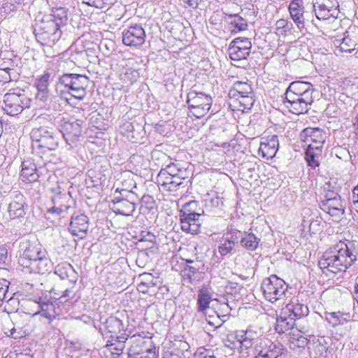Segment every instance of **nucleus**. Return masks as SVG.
<instances>
[{"label": "nucleus", "mask_w": 358, "mask_h": 358, "mask_svg": "<svg viewBox=\"0 0 358 358\" xmlns=\"http://www.w3.org/2000/svg\"><path fill=\"white\" fill-rule=\"evenodd\" d=\"M153 157L160 159L169 163L162 167L157 176L158 186L166 192H175L181 186L185 187L192 175L189 169L190 164L186 162L170 159L164 152L156 151L152 154Z\"/></svg>", "instance_id": "obj_1"}, {"label": "nucleus", "mask_w": 358, "mask_h": 358, "mask_svg": "<svg viewBox=\"0 0 358 358\" xmlns=\"http://www.w3.org/2000/svg\"><path fill=\"white\" fill-rule=\"evenodd\" d=\"M358 248L355 241H340L330 247L319 260L320 267L333 273L345 271L357 260Z\"/></svg>", "instance_id": "obj_2"}, {"label": "nucleus", "mask_w": 358, "mask_h": 358, "mask_svg": "<svg viewBox=\"0 0 358 358\" xmlns=\"http://www.w3.org/2000/svg\"><path fill=\"white\" fill-rule=\"evenodd\" d=\"M68 20L66 10L64 8L52 10L50 15L36 19L34 34L38 42L43 45L52 46L62 36L61 28Z\"/></svg>", "instance_id": "obj_3"}, {"label": "nucleus", "mask_w": 358, "mask_h": 358, "mask_svg": "<svg viewBox=\"0 0 358 358\" xmlns=\"http://www.w3.org/2000/svg\"><path fill=\"white\" fill-rule=\"evenodd\" d=\"M56 75L55 69H48L41 76L35 80L33 85H31V81H25L29 86H24V96H26L29 104L24 103V110L25 108H29L31 107L30 102L32 101L31 96H34L36 99L42 102L48 101L49 96V82L53 80Z\"/></svg>", "instance_id": "obj_4"}, {"label": "nucleus", "mask_w": 358, "mask_h": 358, "mask_svg": "<svg viewBox=\"0 0 358 358\" xmlns=\"http://www.w3.org/2000/svg\"><path fill=\"white\" fill-rule=\"evenodd\" d=\"M261 287L266 299L274 303L285 296L288 285L282 279L271 275L263 280Z\"/></svg>", "instance_id": "obj_5"}, {"label": "nucleus", "mask_w": 358, "mask_h": 358, "mask_svg": "<svg viewBox=\"0 0 358 358\" xmlns=\"http://www.w3.org/2000/svg\"><path fill=\"white\" fill-rule=\"evenodd\" d=\"M212 98L203 92L191 90L187 96V103L192 114L197 118L201 117L209 111Z\"/></svg>", "instance_id": "obj_6"}, {"label": "nucleus", "mask_w": 358, "mask_h": 358, "mask_svg": "<svg viewBox=\"0 0 358 358\" xmlns=\"http://www.w3.org/2000/svg\"><path fill=\"white\" fill-rule=\"evenodd\" d=\"M314 99L309 92L304 94L303 96L296 95L291 92H285L283 99V104L294 114H303L308 111Z\"/></svg>", "instance_id": "obj_7"}, {"label": "nucleus", "mask_w": 358, "mask_h": 358, "mask_svg": "<svg viewBox=\"0 0 358 358\" xmlns=\"http://www.w3.org/2000/svg\"><path fill=\"white\" fill-rule=\"evenodd\" d=\"M31 265L24 262V296H31L35 294L36 299L43 294V285L41 282V275L38 271H33Z\"/></svg>", "instance_id": "obj_8"}, {"label": "nucleus", "mask_w": 358, "mask_h": 358, "mask_svg": "<svg viewBox=\"0 0 358 358\" xmlns=\"http://www.w3.org/2000/svg\"><path fill=\"white\" fill-rule=\"evenodd\" d=\"M138 199L137 194L120 196L113 194L110 208L115 214L130 216L135 211Z\"/></svg>", "instance_id": "obj_9"}, {"label": "nucleus", "mask_w": 358, "mask_h": 358, "mask_svg": "<svg viewBox=\"0 0 358 358\" xmlns=\"http://www.w3.org/2000/svg\"><path fill=\"white\" fill-rule=\"evenodd\" d=\"M313 8L315 15L319 20H327L331 17L337 18L339 14L338 0H315Z\"/></svg>", "instance_id": "obj_10"}, {"label": "nucleus", "mask_w": 358, "mask_h": 358, "mask_svg": "<svg viewBox=\"0 0 358 358\" xmlns=\"http://www.w3.org/2000/svg\"><path fill=\"white\" fill-rule=\"evenodd\" d=\"M94 327L99 331L102 338H109L110 336L116 334L127 332L123 322L115 316H110L107 318L100 317V324Z\"/></svg>", "instance_id": "obj_11"}, {"label": "nucleus", "mask_w": 358, "mask_h": 358, "mask_svg": "<svg viewBox=\"0 0 358 358\" xmlns=\"http://www.w3.org/2000/svg\"><path fill=\"white\" fill-rule=\"evenodd\" d=\"M22 90L20 88L13 89L10 92L6 93L3 97L4 106H2L5 113L10 116H15L22 112Z\"/></svg>", "instance_id": "obj_12"}, {"label": "nucleus", "mask_w": 358, "mask_h": 358, "mask_svg": "<svg viewBox=\"0 0 358 358\" xmlns=\"http://www.w3.org/2000/svg\"><path fill=\"white\" fill-rule=\"evenodd\" d=\"M236 338L238 341L240 343L241 352L248 355V350L255 345L254 352H256V348L259 346L260 342L264 340H269L265 337H261L259 333L253 331L251 329H247L246 331H241L237 333Z\"/></svg>", "instance_id": "obj_13"}, {"label": "nucleus", "mask_w": 358, "mask_h": 358, "mask_svg": "<svg viewBox=\"0 0 358 358\" xmlns=\"http://www.w3.org/2000/svg\"><path fill=\"white\" fill-rule=\"evenodd\" d=\"M145 31L142 26L135 24L124 30L122 42L127 46L138 47L145 43Z\"/></svg>", "instance_id": "obj_14"}, {"label": "nucleus", "mask_w": 358, "mask_h": 358, "mask_svg": "<svg viewBox=\"0 0 358 358\" xmlns=\"http://www.w3.org/2000/svg\"><path fill=\"white\" fill-rule=\"evenodd\" d=\"M187 265L182 271L185 280H188L191 283L199 282L203 278L206 267L203 262L198 259L186 260Z\"/></svg>", "instance_id": "obj_15"}, {"label": "nucleus", "mask_w": 358, "mask_h": 358, "mask_svg": "<svg viewBox=\"0 0 358 358\" xmlns=\"http://www.w3.org/2000/svg\"><path fill=\"white\" fill-rule=\"evenodd\" d=\"M282 345H277L271 340H264L256 348L254 358H278L282 355Z\"/></svg>", "instance_id": "obj_16"}, {"label": "nucleus", "mask_w": 358, "mask_h": 358, "mask_svg": "<svg viewBox=\"0 0 358 358\" xmlns=\"http://www.w3.org/2000/svg\"><path fill=\"white\" fill-rule=\"evenodd\" d=\"M109 338H103L105 343L104 347L107 348L111 354L120 356L122 354L126 346L127 341L129 337L128 332H122L120 334L108 336Z\"/></svg>", "instance_id": "obj_17"}, {"label": "nucleus", "mask_w": 358, "mask_h": 358, "mask_svg": "<svg viewBox=\"0 0 358 358\" xmlns=\"http://www.w3.org/2000/svg\"><path fill=\"white\" fill-rule=\"evenodd\" d=\"M89 83V78L82 74L65 73L59 78V84L64 88H87Z\"/></svg>", "instance_id": "obj_18"}, {"label": "nucleus", "mask_w": 358, "mask_h": 358, "mask_svg": "<svg viewBox=\"0 0 358 358\" xmlns=\"http://www.w3.org/2000/svg\"><path fill=\"white\" fill-rule=\"evenodd\" d=\"M301 138L308 145L322 148L324 143V132L319 128L308 127L304 129L301 133Z\"/></svg>", "instance_id": "obj_19"}, {"label": "nucleus", "mask_w": 358, "mask_h": 358, "mask_svg": "<svg viewBox=\"0 0 358 358\" xmlns=\"http://www.w3.org/2000/svg\"><path fill=\"white\" fill-rule=\"evenodd\" d=\"M89 228V219L82 213H75L71 216L69 231L73 236L84 237Z\"/></svg>", "instance_id": "obj_20"}, {"label": "nucleus", "mask_w": 358, "mask_h": 358, "mask_svg": "<svg viewBox=\"0 0 358 358\" xmlns=\"http://www.w3.org/2000/svg\"><path fill=\"white\" fill-rule=\"evenodd\" d=\"M320 208L331 216L339 218L345 212V203L338 197L333 200L323 199L320 202Z\"/></svg>", "instance_id": "obj_21"}, {"label": "nucleus", "mask_w": 358, "mask_h": 358, "mask_svg": "<svg viewBox=\"0 0 358 358\" xmlns=\"http://www.w3.org/2000/svg\"><path fill=\"white\" fill-rule=\"evenodd\" d=\"M189 348V344L185 341L171 342L169 346L164 347L163 358H184L185 352Z\"/></svg>", "instance_id": "obj_22"}, {"label": "nucleus", "mask_w": 358, "mask_h": 358, "mask_svg": "<svg viewBox=\"0 0 358 358\" xmlns=\"http://www.w3.org/2000/svg\"><path fill=\"white\" fill-rule=\"evenodd\" d=\"M201 215L200 213H194V215H180L181 229L186 233L197 234L200 231L199 218Z\"/></svg>", "instance_id": "obj_23"}, {"label": "nucleus", "mask_w": 358, "mask_h": 358, "mask_svg": "<svg viewBox=\"0 0 358 358\" xmlns=\"http://www.w3.org/2000/svg\"><path fill=\"white\" fill-rule=\"evenodd\" d=\"M62 129L64 137L68 141H77L82 136L83 130L78 120L73 122L62 120Z\"/></svg>", "instance_id": "obj_24"}, {"label": "nucleus", "mask_w": 358, "mask_h": 358, "mask_svg": "<svg viewBox=\"0 0 358 358\" xmlns=\"http://www.w3.org/2000/svg\"><path fill=\"white\" fill-rule=\"evenodd\" d=\"M282 313L287 315L295 321L302 317L307 316L309 310L307 306L301 303L297 299L287 303L285 308L282 309Z\"/></svg>", "instance_id": "obj_25"}, {"label": "nucleus", "mask_w": 358, "mask_h": 358, "mask_svg": "<svg viewBox=\"0 0 358 358\" xmlns=\"http://www.w3.org/2000/svg\"><path fill=\"white\" fill-rule=\"evenodd\" d=\"M279 141L277 135H273L266 141L262 142L259 148L263 158L268 160L273 159L278 150Z\"/></svg>", "instance_id": "obj_26"}, {"label": "nucleus", "mask_w": 358, "mask_h": 358, "mask_svg": "<svg viewBox=\"0 0 358 358\" xmlns=\"http://www.w3.org/2000/svg\"><path fill=\"white\" fill-rule=\"evenodd\" d=\"M55 273L61 279H68L72 284H75L78 280V273L73 267L67 262L58 264L55 267Z\"/></svg>", "instance_id": "obj_27"}, {"label": "nucleus", "mask_w": 358, "mask_h": 358, "mask_svg": "<svg viewBox=\"0 0 358 358\" xmlns=\"http://www.w3.org/2000/svg\"><path fill=\"white\" fill-rule=\"evenodd\" d=\"M35 294H31V296H24V313L34 316L41 313V295L38 299H36Z\"/></svg>", "instance_id": "obj_28"}, {"label": "nucleus", "mask_w": 358, "mask_h": 358, "mask_svg": "<svg viewBox=\"0 0 358 358\" xmlns=\"http://www.w3.org/2000/svg\"><path fill=\"white\" fill-rule=\"evenodd\" d=\"M261 238L251 231H243L240 240L241 247L248 251H255L259 245Z\"/></svg>", "instance_id": "obj_29"}, {"label": "nucleus", "mask_w": 358, "mask_h": 358, "mask_svg": "<svg viewBox=\"0 0 358 358\" xmlns=\"http://www.w3.org/2000/svg\"><path fill=\"white\" fill-rule=\"evenodd\" d=\"M289 11L292 19L296 27H300V24L304 13L303 0H292L289 6Z\"/></svg>", "instance_id": "obj_30"}, {"label": "nucleus", "mask_w": 358, "mask_h": 358, "mask_svg": "<svg viewBox=\"0 0 358 358\" xmlns=\"http://www.w3.org/2000/svg\"><path fill=\"white\" fill-rule=\"evenodd\" d=\"M27 260L31 266H37L38 262L43 260V252L36 246L29 244L24 250V262Z\"/></svg>", "instance_id": "obj_31"}, {"label": "nucleus", "mask_w": 358, "mask_h": 358, "mask_svg": "<svg viewBox=\"0 0 358 358\" xmlns=\"http://www.w3.org/2000/svg\"><path fill=\"white\" fill-rule=\"evenodd\" d=\"M294 325L295 322L292 317L284 315L282 310H281L280 316L276 318L274 328L277 333L281 334L293 329Z\"/></svg>", "instance_id": "obj_32"}, {"label": "nucleus", "mask_w": 358, "mask_h": 358, "mask_svg": "<svg viewBox=\"0 0 358 358\" xmlns=\"http://www.w3.org/2000/svg\"><path fill=\"white\" fill-rule=\"evenodd\" d=\"M136 62L133 59L129 60L124 71L121 74V79L129 85L136 82L139 78L138 69L134 66Z\"/></svg>", "instance_id": "obj_33"}, {"label": "nucleus", "mask_w": 358, "mask_h": 358, "mask_svg": "<svg viewBox=\"0 0 358 358\" xmlns=\"http://www.w3.org/2000/svg\"><path fill=\"white\" fill-rule=\"evenodd\" d=\"M314 91L315 90L310 83L302 81H295L292 82L289 85L285 92H291L299 96H303L304 94L309 92L310 95L313 96Z\"/></svg>", "instance_id": "obj_34"}, {"label": "nucleus", "mask_w": 358, "mask_h": 358, "mask_svg": "<svg viewBox=\"0 0 358 358\" xmlns=\"http://www.w3.org/2000/svg\"><path fill=\"white\" fill-rule=\"evenodd\" d=\"M252 92L251 84L248 81H236L229 90V96L231 98H234L244 94H251Z\"/></svg>", "instance_id": "obj_35"}, {"label": "nucleus", "mask_w": 358, "mask_h": 358, "mask_svg": "<svg viewBox=\"0 0 358 358\" xmlns=\"http://www.w3.org/2000/svg\"><path fill=\"white\" fill-rule=\"evenodd\" d=\"M70 196L69 193L67 194L65 193H62L59 192L57 194H55L52 199V201L54 203V206L48 209V213H57V215H60L62 212L67 210L70 206L69 205H62V199H68Z\"/></svg>", "instance_id": "obj_36"}, {"label": "nucleus", "mask_w": 358, "mask_h": 358, "mask_svg": "<svg viewBox=\"0 0 358 358\" xmlns=\"http://www.w3.org/2000/svg\"><path fill=\"white\" fill-rule=\"evenodd\" d=\"M322 148H318L317 147L313 148L311 145H308L306 150V161L307 162L308 166L313 169L318 167L320 165L319 159L322 155Z\"/></svg>", "instance_id": "obj_37"}, {"label": "nucleus", "mask_w": 358, "mask_h": 358, "mask_svg": "<svg viewBox=\"0 0 358 358\" xmlns=\"http://www.w3.org/2000/svg\"><path fill=\"white\" fill-rule=\"evenodd\" d=\"M26 58L24 59V78H27V81L34 80V75L38 71V65L36 59L31 56L29 53H26Z\"/></svg>", "instance_id": "obj_38"}, {"label": "nucleus", "mask_w": 358, "mask_h": 358, "mask_svg": "<svg viewBox=\"0 0 358 358\" xmlns=\"http://www.w3.org/2000/svg\"><path fill=\"white\" fill-rule=\"evenodd\" d=\"M339 42L338 50L341 52L352 53L356 50L357 43L355 36L350 35L349 31H345L344 36Z\"/></svg>", "instance_id": "obj_39"}, {"label": "nucleus", "mask_w": 358, "mask_h": 358, "mask_svg": "<svg viewBox=\"0 0 358 358\" xmlns=\"http://www.w3.org/2000/svg\"><path fill=\"white\" fill-rule=\"evenodd\" d=\"M228 26L232 33L244 31L248 27L247 20L239 15H231L227 19Z\"/></svg>", "instance_id": "obj_40"}, {"label": "nucleus", "mask_w": 358, "mask_h": 358, "mask_svg": "<svg viewBox=\"0 0 358 358\" xmlns=\"http://www.w3.org/2000/svg\"><path fill=\"white\" fill-rule=\"evenodd\" d=\"M57 305L56 301L54 302L50 301L41 302V310L40 313L42 316L52 321L59 314V308Z\"/></svg>", "instance_id": "obj_41"}, {"label": "nucleus", "mask_w": 358, "mask_h": 358, "mask_svg": "<svg viewBox=\"0 0 358 358\" xmlns=\"http://www.w3.org/2000/svg\"><path fill=\"white\" fill-rule=\"evenodd\" d=\"M211 301V294L207 289H200L196 301L197 311L203 313H205V311L209 308V304Z\"/></svg>", "instance_id": "obj_42"}, {"label": "nucleus", "mask_w": 358, "mask_h": 358, "mask_svg": "<svg viewBox=\"0 0 358 358\" xmlns=\"http://www.w3.org/2000/svg\"><path fill=\"white\" fill-rule=\"evenodd\" d=\"M236 244H238V243L222 236L218 242L217 252L222 257H224L234 250Z\"/></svg>", "instance_id": "obj_43"}, {"label": "nucleus", "mask_w": 358, "mask_h": 358, "mask_svg": "<svg viewBox=\"0 0 358 358\" xmlns=\"http://www.w3.org/2000/svg\"><path fill=\"white\" fill-rule=\"evenodd\" d=\"M134 189H136V183L132 178L129 177L122 182V187H117L114 194L117 195L137 194Z\"/></svg>", "instance_id": "obj_44"}, {"label": "nucleus", "mask_w": 358, "mask_h": 358, "mask_svg": "<svg viewBox=\"0 0 358 358\" xmlns=\"http://www.w3.org/2000/svg\"><path fill=\"white\" fill-rule=\"evenodd\" d=\"M17 200L13 201L8 206V213L12 221L20 219L22 216V203L20 196H16Z\"/></svg>", "instance_id": "obj_45"}, {"label": "nucleus", "mask_w": 358, "mask_h": 358, "mask_svg": "<svg viewBox=\"0 0 358 358\" xmlns=\"http://www.w3.org/2000/svg\"><path fill=\"white\" fill-rule=\"evenodd\" d=\"M251 48H236L229 46L228 51L230 58L234 61L245 59L250 54Z\"/></svg>", "instance_id": "obj_46"}, {"label": "nucleus", "mask_w": 358, "mask_h": 358, "mask_svg": "<svg viewBox=\"0 0 358 358\" xmlns=\"http://www.w3.org/2000/svg\"><path fill=\"white\" fill-rule=\"evenodd\" d=\"M204 210L201 209L199 207V202L196 200H192L189 202L185 203L182 209L180 210V215H194V213H200V215H203Z\"/></svg>", "instance_id": "obj_47"}, {"label": "nucleus", "mask_w": 358, "mask_h": 358, "mask_svg": "<svg viewBox=\"0 0 358 358\" xmlns=\"http://www.w3.org/2000/svg\"><path fill=\"white\" fill-rule=\"evenodd\" d=\"M58 145V141L54 134L50 131H47L46 135L42 138L41 143L38 148H47L49 150H55Z\"/></svg>", "instance_id": "obj_48"}, {"label": "nucleus", "mask_w": 358, "mask_h": 358, "mask_svg": "<svg viewBox=\"0 0 358 358\" xmlns=\"http://www.w3.org/2000/svg\"><path fill=\"white\" fill-rule=\"evenodd\" d=\"M47 131L48 129L44 127H40L32 129L30 134V138L31 139V141L33 143V148H34L35 146L38 148V145H39L41 143L42 138H43L45 135H46Z\"/></svg>", "instance_id": "obj_49"}, {"label": "nucleus", "mask_w": 358, "mask_h": 358, "mask_svg": "<svg viewBox=\"0 0 358 358\" xmlns=\"http://www.w3.org/2000/svg\"><path fill=\"white\" fill-rule=\"evenodd\" d=\"M254 96V92H252L251 94H244L234 98L238 101L240 106L242 107L241 110H245L250 109L254 105L255 101Z\"/></svg>", "instance_id": "obj_50"}, {"label": "nucleus", "mask_w": 358, "mask_h": 358, "mask_svg": "<svg viewBox=\"0 0 358 358\" xmlns=\"http://www.w3.org/2000/svg\"><path fill=\"white\" fill-rule=\"evenodd\" d=\"M313 12V10L310 12L304 11L303 18L300 24V27H299V29L304 28L307 29L311 27H317V24L315 23Z\"/></svg>", "instance_id": "obj_51"}, {"label": "nucleus", "mask_w": 358, "mask_h": 358, "mask_svg": "<svg viewBox=\"0 0 358 358\" xmlns=\"http://www.w3.org/2000/svg\"><path fill=\"white\" fill-rule=\"evenodd\" d=\"M31 167H26L25 162H24V182L30 183L33 181H36L38 176L36 173V166L31 164Z\"/></svg>", "instance_id": "obj_52"}, {"label": "nucleus", "mask_w": 358, "mask_h": 358, "mask_svg": "<svg viewBox=\"0 0 358 358\" xmlns=\"http://www.w3.org/2000/svg\"><path fill=\"white\" fill-rule=\"evenodd\" d=\"M141 280L147 285V287L155 289L158 287L159 280L151 273H144L139 275Z\"/></svg>", "instance_id": "obj_53"}, {"label": "nucleus", "mask_w": 358, "mask_h": 358, "mask_svg": "<svg viewBox=\"0 0 358 358\" xmlns=\"http://www.w3.org/2000/svg\"><path fill=\"white\" fill-rule=\"evenodd\" d=\"M138 343H140V345L132 344L129 348L128 355L130 358H135L142 352H145V349H144L142 346V344L145 343L144 338H140L138 339Z\"/></svg>", "instance_id": "obj_54"}, {"label": "nucleus", "mask_w": 358, "mask_h": 358, "mask_svg": "<svg viewBox=\"0 0 358 358\" xmlns=\"http://www.w3.org/2000/svg\"><path fill=\"white\" fill-rule=\"evenodd\" d=\"M229 46L236 48H252L251 41L246 37H238L234 38L229 44Z\"/></svg>", "instance_id": "obj_55"}, {"label": "nucleus", "mask_w": 358, "mask_h": 358, "mask_svg": "<svg viewBox=\"0 0 358 358\" xmlns=\"http://www.w3.org/2000/svg\"><path fill=\"white\" fill-rule=\"evenodd\" d=\"M219 197H213L210 199H206L204 200V207L208 213H213L214 210L220 206Z\"/></svg>", "instance_id": "obj_56"}, {"label": "nucleus", "mask_w": 358, "mask_h": 358, "mask_svg": "<svg viewBox=\"0 0 358 358\" xmlns=\"http://www.w3.org/2000/svg\"><path fill=\"white\" fill-rule=\"evenodd\" d=\"M242 233L243 232L234 228L233 226H229L227 227L225 233L223 234V236L238 243L240 235L241 236Z\"/></svg>", "instance_id": "obj_57"}, {"label": "nucleus", "mask_w": 358, "mask_h": 358, "mask_svg": "<svg viewBox=\"0 0 358 358\" xmlns=\"http://www.w3.org/2000/svg\"><path fill=\"white\" fill-rule=\"evenodd\" d=\"M69 94L71 98H74L78 100H83L84 97L86 96V89L87 88H65Z\"/></svg>", "instance_id": "obj_58"}, {"label": "nucleus", "mask_w": 358, "mask_h": 358, "mask_svg": "<svg viewBox=\"0 0 358 358\" xmlns=\"http://www.w3.org/2000/svg\"><path fill=\"white\" fill-rule=\"evenodd\" d=\"M329 188H330L329 185L327 184L325 186H324V187H323V190L324 192V199H328V201H329V200H333L334 199H336L338 197H341V196L337 192L331 190Z\"/></svg>", "instance_id": "obj_59"}, {"label": "nucleus", "mask_w": 358, "mask_h": 358, "mask_svg": "<svg viewBox=\"0 0 358 358\" xmlns=\"http://www.w3.org/2000/svg\"><path fill=\"white\" fill-rule=\"evenodd\" d=\"M9 282L5 279H0V300L6 299V295L8 289Z\"/></svg>", "instance_id": "obj_60"}, {"label": "nucleus", "mask_w": 358, "mask_h": 358, "mask_svg": "<svg viewBox=\"0 0 358 358\" xmlns=\"http://www.w3.org/2000/svg\"><path fill=\"white\" fill-rule=\"evenodd\" d=\"M330 341L331 338L329 337L326 338L324 336H320L317 338V346L324 350L325 352H328V345Z\"/></svg>", "instance_id": "obj_61"}, {"label": "nucleus", "mask_w": 358, "mask_h": 358, "mask_svg": "<svg viewBox=\"0 0 358 358\" xmlns=\"http://www.w3.org/2000/svg\"><path fill=\"white\" fill-rule=\"evenodd\" d=\"M226 290L230 294H236L241 289L238 283L233 282H228L225 286Z\"/></svg>", "instance_id": "obj_62"}, {"label": "nucleus", "mask_w": 358, "mask_h": 358, "mask_svg": "<svg viewBox=\"0 0 358 358\" xmlns=\"http://www.w3.org/2000/svg\"><path fill=\"white\" fill-rule=\"evenodd\" d=\"M137 289L140 292L143 294H148L150 295L154 294L156 292L155 289H152L151 288H148V287H147V285H144L141 280L140 283H138Z\"/></svg>", "instance_id": "obj_63"}, {"label": "nucleus", "mask_w": 358, "mask_h": 358, "mask_svg": "<svg viewBox=\"0 0 358 358\" xmlns=\"http://www.w3.org/2000/svg\"><path fill=\"white\" fill-rule=\"evenodd\" d=\"M340 313H330L327 315V319L329 320L330 323L333 324V326L336 325L340 320H339Z\"/></svg>", "instance_id": "obj_64"}]
</instances>
